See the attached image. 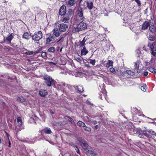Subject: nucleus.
Listing matches in <instances>:
<instances>
[{
  "instance_id": "f257e3e1",
  "label": "nucleus",
  "mask_w": 156,
  "mask_h": 156,
  "mask_svg": "<svg viewBox=\"0 0 156 156\" xmlns=\"http://www.w3.org/2000/svg\"><path fill=\"white\" fill-rule=\"evenodd\" d=\"M87 24L85 22L82 21L78 24L74 26L72 32L75 33L84 30L87 28Z\"/></svg>"
},
{
  "instance_id": "f03ea898",
  "label": "nucleus",
  "mask_w": 156,
  "mask_h": 156,
  "mask_svg": "<svg viewBox=\"0 0 156 156\" xmlns=\"http://www.w3.org/2000/svg\"><path fill=\"white\" fill-rule=\"evenodd\" d=\"M85 151L93 156H95L96 154L94 153V150L87 143V141L81 145Z\"/></svg>"
},
{
  "instance_id": "7ed1b4c3",
  "label": "nucleus",
  "mask_w": 156,
  "mask_h": 156,
  "mask_svg": "<svg viewBox=\"0 0 156 156\" xmlns=\"http://www.w3.org/2000/svg\"><path fill=\"white\" fill-rule=\"evenodd\" d=\"M43 77L46 85L48 87H50L53 85H55L54 80L50 76L47 75L44 76Z\"/></svg>"
},
{
  "instance_id": "20e7f679",
  "label": "nucleus",
  "mask_w": 156,
  "mask_h": 156,
  "mask_svg": "<svg viewBox=\"0 0 156 156\" xmlns=\"http://www.w3.org/2000/svg\"><path fill=\"white\" fill-rule=\"evenodd\" d=\"M31 37L32 39L34 41H39L43 37V34L40 31L36 32Z\"/></svg>"
},
{
  "instance_id": "39448f33",
  "label": "nucleus",
  "mask_w": 156,
  "mask_h": 156,
  "mask_svg": "<svg viewBox=\"0 0 156 156\" xmlns=\"http://www.w3.org/2000/svg\"><path fill=\"white\" fill-rule=\"evenodd\" d=\"M58 27L60 32H64L68 28V26L67 24L62 23L59 24Z\"/></svg>"
},
{
  "instance_id": "423d86ee",
  "label": "nucleus",
  "mask_w": 156,
  "mask_h": 156,
  "mask_svg": "<svg viewBox=\"0 0 156 156\" xmlns=\"http://www.w3.org/2000/svg\"><path fill=\"white\" fill-rule=\"evenodd\" d=\"M85 2L86 3L87 7H86L85 5H84L83 7V8L87 7L89 10L93 9L94 7L93 2V1L87 0Z\"/></svg>"
},
{
  "instance_id": "0eeeda50",
  "label": "nucleus",
  "mask_w": 156,
  "mask_h": 156,
  "mask_svg": "<svg viewBox=\"0 0 156 156\" xmlns=\"http://www.w3.org/2000/svg\"><path fill=\"white\" fill-rule=\"evenodd\" d=\"M151 23L150 21H145L142 24L141 29L143 30H145L147 29L148 27H149Z\"/></svg>"
},
{
  "instance_id": "6e6552de",
  "label": "nucleus",
  "mask_w": 156,
  "mask_h": 156,
  "mask_svg": "<svg viewBox=\"0 0 156 156\" xmlns=\"http://www.w3.org/2000/svg\"><path fill=\"white\" fill-rule=\"evenodd\" d=\"M76 4V1L75 0H68L66 2V5L68 7L73 6Z\"/></svg>"
},
{
  "instance_id": "1a4fd4ad",
  "label": "nucleus",
  "mask_w": 156,
  "mask_h": 156,
  "mask_svg": "<svg viewBox=\"0 0 156 156\" xmlns=\"http://www.w3.org/2000/svg\"><path fill=\"white\" fill-rule=\"evenodd\" d=\"M78 16L80 18V20H82L84 19V17L83 16V11L81 8L79 9L78 11Z\"/></svg>"
},
{
  "instance_id": "9d476101",
  "label": "nucleus",
  "mask_w": 156,
  "mask_h": 156,
  "mask_svg": "<svg viewBox=\"0 0 156 156\" xmlns=\"http://www.w3.org/2000/svg\"><path fill=\"white\" fill-rule=\"evenodd\" d=\"M55 37L54 35H50L48 37L46 38V43H49L51 41H53L55 40Z\"/></svg>"
},
{
  "instance_id": "9b49d317",
  "label": "nucleus",
  "mask_w": 156,
  "mask_h": 156,
  "mask_svg": "<svg viewBox=\"0 0 156 156\" xmlns=\"http://www.w3.org/2000/svg\"><path fill=\"white\" fill-rule=\"evenodd\" d=\"M53 34L55 37H57L60 35V32L57 28H54L52 30Z\"/></svg>"
},
{
  "instance_id": "f8f14e48",
  "label": "nucleus",
  "mask_w": 156,
  "mask_h": 156,
  "mask_svg": "<svg viewBox=\"0 0 156 156\" xmlns=\"http://www.w3.org/2000/svg\"><path fill=\"white\" fill-rule=\"evenodd\" d=\"M149 30L151 33L156 32V25H154L153 23L150 24L149 27Z\"/></svg>"
},
{
  "instance_id": "ddd939ff",
  "label": "nucleus",
  "mask_w": 156,
  "mask_h": 156,
  "mask_svg": "<svg viewBox=\"0 0 156 156\" xmlns=\"http://www.w3.org/2000/svg\"><path fill=\"white\" fill-rule=\"evenodd\" d=\"M74 87L77 90V92L82 93L84 90V87L82 86L79 85L76 86V88L75 86H74Z\"/></svg>"
},
{
  "instance_id": "4468645a",
  "label": "nucleus",
  "mask_w": 156,
  "mask_h": 156,
  "mask_svg": "<svg viewBox=\"0 0 156 156\" xmlns=\"http://www.w3.org/2000/svg\"><path fill=\"white\" fill-rule=\"evenodd\" d=\"M69 16L65 15V16L61 19V21L64 23H68L69 22Z\"/></svg>"
},
{
  "instance_id": "2eb2a0df",
  "label": "nucleus",
  "mask_w": 156,
  "mask_h": 156,
  "mask_svg": "<svg viewBox=\"0 0 156 156\" xmlns=\"http://www.w3.org/2000/svg\"><path fill=\"white\" fill-rule=\"evenodd\" d=\"M40 95L42 97H45L48 94L47 91L41 89L39 92Z\"/></svg>"
},
{
  "instance_id": "dca6fc26",
  "label": "nucleus",
  "mask_w": 156,
  "mask_h": 156,
  "mask_svg": "<svg viewBox=\"0 0 156 156\" xmlns=\"http://www.w3.org/2000/svg\"><path fill=\"white\" fill-rule=\"evenodd\" d=\"M88 53V51L85 47H84L83 49L81 51V55H86Z\"/></svg>"
},
{
  "instance_id": "f3484780",
  "label": "nucleus",
  "mask_w": 156,
  "mask_h": 156,
  "mask_svg": "<svg viewBox=\"0 0 156 156\" xmlns=\"http://www.w3.org/2000/svg\"><path fill=\"white\" fill-rule=\"evenodd\" d=\"M113 62L111 60H108L106 63V66L107 68H109L110 66H113Z\"/></svg>"
},
{
  "instance_id": "a211bd4d",
  "label": "nucleus",
  "mask_w": 156,
  "mask_h": 156,
  "mask_svg": "<svg viewBox=\"0 0 156 156\" xmlns=\"http://www.w3.org/2000/svg\"><path fill=\"white\" fill-rule=\"evenodd\" d=\"M44 132L46 134H51V131L50 128L45 127L44 129Z\"/></svg>"
},
{
  "instance_id": "6ab92c4d",
  "label": "nucleus",
  "mask_w": 156,
  "mask_h": 156,
  "mask_svg": "<svg viewBox=\"0 0 156 156\" xmlns=\"http://www.w3.org/2000/svg\"><path fill=\"white\" fill-rule=\"evenodd\" d=\"M31 36L30 34L27 32L25 33L23 36V37L27 39H28Z\"/></svg>"
},
{
  "instance_id": "aec40b11",
  "label": "nucleus",
  "mask_w": 156,
  "mask_h": 156,
  "mask_svg": "<svg viewBox=\"0 0 156 156\" xmlns=\"http://www.w3.org/2000/svg\"><path fill=\"white\" fill-rule=\"evenodd\" d=\"M99 94V97L100 99H102V96H103L106 99L107 95L105 94L102 91H101Z\"/></svg>"
},
{
  "instance_id": "412c9836",
  "label": "nucleus",
  "mask_w": 156,
  "mask_h": 156,
  "mask_svg": "<svg viewBox=\"0 0 156 156\" xmlns=\"http://www.w3.org/2000/svg\"><path fill=\"white\" fill-rule=\"evenodd\" d=\"M148 39L150 41H154L155 40V36L153 34H150Z\"/></svg>"
},
{
  "instance_id": "4be33fe9",
  "label": "nucleus",
  "mask_w": 156,
  "mask_h": 156,
  "mask_svg": "<svg viewBox=\"0 0 156 156\" xmlns=\"http://www.w3.org/2000/svg\"><path fill=\"white\" fill-rule=\"evenodd\" d=\"M77 125L80 127H84L85 126V124L81 121H79L77 123Z\"/></svg>"
},
{
  "instance_id": "5701e85b",
  "label": "nucleus",
  "mask_w": 156,
  "mask_h": 156,
  "mask_svg": "<svg viewBox=\"0 0 156 156\" xmlns=\"http://www.w3.org/2000/svg\"><path fill=\"white\" fill-rule=\"evenodd\" d=\"M66 12V10L64 9H62L61 8L59 11V14L61 16H63L65 14V13Z\"/></svg>"
},
{
  "instance_id": "b1692460",
  "label": "nucleus",
  "mask_w": 156,
  "mask_h": 156,
  "mask_svg": "<svg viewBox=\"0 0 156 156\" xmlns=\"http://www.w3.org/2000/svg\"><path fill=\"white\" fill-rule=\"evenodd\" d=\"M14 37V35L12 33H11L10 35L6 37V40L9 41L11 42V41Z\"/></svg>"
},
{
  "instance_id": "393cba45",
  "label": "nucleus",
  "mask_w": 156,
  "mask_h": 156,
  "mask_svg": "<svg viewBox=\"0 0 156 156\" xmlns=\"http://www.w3.org/2000/svg\"><path fill=\"white\" fill-rule=\"evenodd\" d=\"M126 73L130 76H133L135 75V72L130 70H126Z\"/></svg>"
},
{
  "instance_id": "a878e982",
  "label": "nucleus",
  "mask_w": 156,
  "mask_h": 156,
  "mask_svg": "<svg viewBox=\"0 0 156 156\" xmlns=\"http://www.w3.org/2000/svg\"><path fill=\"white\" fill-rule=\"evenodd\" d=\"M67 117L68 118V120L70 122V123L71 124L75 126L76 124L73 119L69 116H67Z\"/></svg>"
},
{
  "instance_id": "bb28decb",
  "label": "nucleus",
  "mask_w": 156,
  "mask_h": 156,
  "mask_svg": "<svg viewBox=\"0 0 156 156\" xmlns=\"http://www.w3.org/2000/svg\"><path fill=\"white\" fill-rule=\"evenodd\" d=\"M151 53L154 56H156V48H154L151 51Z\"/></svg>"
},
{
  "instance_id": "cd10ccee",
  "label": "nucleus",
  "mask_w": 156,
  "mask_h": 156,
  "mask_svg": "<svg viewBox=\"0 0 156 156\" xmlns=\"http://www.w3.org/2000/svg\"><path fill=\"white\" fill-rule=\"evenodd\" d=\"M78 140L80 143L81 145L86 141L84 139L81 137L79 138Z\"/></svg>"
},
{
  "instance_id": "c85d7f7f",
  "label": "nucleus",
  "mask_w": 156,
  "mask_h": 156,
  "mask_svg": "<svg viewBox=\"0 0 156 156\" xmlns=\"http://www.w3.org/2000/svg\"><path fill=\"white\" fill-rule=\"evenodd\" d=\"M147 46L150 48L151 51L154 48L153 43L149 42Z\"/></svg>"
},
{
  "instance_id": "c756f323",
  "label": "nucleus",
  "mask_w": 156,
  "mask_h": 156,
  "mask_svg": "<svg viewBox=\"0 0 156 156\" xmlns=\"http://www.w3.org/2000/svg\"><path fill=\"white\" fill-rule=\"evenodd\" d=\"M76 59L77 62H83L84 60V59L83 58H81L80 56L76 57Z\"/></svg>"
},
{
  "instance_id": "7c9ffc66",
  "label": "nucleus",
  "mask_w": 156,
  "mask_h": 156,
  "mask_svg": "<svg viewBox=\"0 0 156 156\" xmlns=\"http://www.w3.org/2000/svg\"><path fill=\"white\" fill-rule=\"evenodd\" d=\"M17 121L19 126H20L22 124V120L20 117H18L17 118Z\"/></svg>"
},
{
  "instance_id": "2f4dec72",
  "label": "nucleus",
  "mask_w": 156,
  "mask_h": 156,
  "mask_svg": "<svg viewBox=\"0 0 156 156\" xmlns=\"http://www.w3.org/2000/svg\"><path fill=\"white\" fill-rule=\"evenodd\" d=\"M146 131L147 132L151 135H154L155 134V132L151 129H147L146 130Z\"/></svg>"
},
{
  "instance_id": "473e14b6",
  "label": "nucleus",
  "mask_w": 156,
  "mask_h": 156,
  "mask_svg": "<svg viewBox=\"0 0 156 156\" xmlns=\"http://www.w3.org/2000/svg\"><path fill=\"white\" fill-rule=\"evenodd\" d=\"M149 70L151 73L156 74V69L153 68H150L149 69Z\"/></svg>"
},
{
  "instance_id": "72a5a7b5",
  "label": "nucleus",
  "mask_w": 156,
  "mask_h": 156,
  "mask_svg": "<svg viewBox=\"0 0 156 156\" xmlns=\"http://www.w3.org/2000/svg\"><path fill=\"white\" fill-rule=\"evenodd\" d=\"M145 136L149 138H151L152 137L151 135L150 134H149L148 133H144L142 134V136Z\"/></svg>"
},
{
  "instance_id": "f704fd0d",
  "label": "nucleus",
  "mask_w": 156,
  "mask_h": 156,
  "mask_svg": "<svg viewBox=\"0 0 156 156\" xmlns=\"http://www.w3.org/2000/svg\"><path fill=\"white\" fill-rule=\"evenodd\" d=\"M89 60V63L92 64L93 66H94L95 65L96 61L95 59L93 60L91 59H90Z\"/></svg>"
},
{
  "instance_id": "c9c22d12",
  "label": "nucleus",
  "mask_w": 156,
  "mask_h": 156,
  "mask_svg": "<svg viewBox=\"0 0 156 156\" xmlns=\"http://www.w3.org/2000/svg\"><path fill=\"white\" fill-rule=\"evenodd\" d=\"M55 48L53 47H51L48 49V51L49 52H54L55 51Z\"/></svg>"
},
{
  "instance_id": "e433bc0d",
  "label": "nucleus",
  "mask_w": 156,
  "mask_h": 156,
  "mask_svg": "<svg viewBox=\"0 0 156 156\" xmlns=\"http://www.w3.org/2000/svg\"><path fill=\"white\" fill-rule=\"evenodd\" d=\"M84 128L83 129H84L86 131H87V132H90L91 130V129L90 128L88 127L86 125L85 126H84V127H83Z\"/></svg>"
},
{
  "instance_id": "4c0bfd02",
  "label": "nucleus",
  "mask_w": 156,
  "mask_h": 156,
  "mask_svg": "<svg viewBox=\"0 0 156 156\" xmlns=\"http://www.w3.org/2000/svg\"><path fill=\"white\" fill-rule=\"evenodd\" d=\"M73 147H74V148H75V150L76 151L77 153L78 154H80V151H79L78 147L76 146V145H73Z\"/></svg>"
},
{
  "instance_id": "58836bf2",
  "label": "nucleus",
  "mask_w": 156,
  "mask_h": 156,
  "mask_svg": "<svg viewBox=\"0 0 156 156\" xmlns=\"http://www.w3.org/2000/svg\"><path fill=\"white\" fill-rule=\"evenodd\" d=\"M110 71L113 74H115V70L114 68L113 67H111L110 68Z\"/></svg>"
},
{
  "instance_id": "ea45409f",
  "label": "nucleus",
  "mask_w": 156,
  "mask_h": 156,
  "mask_svg": "<svg viewBox=\"0 0 156 156\" xmlns=\"http://www.w3.org/2000/svg\"><path fill=\"white\" fill-rule=\"evenodd\" d=\"M34 52L33 51H27L25 52V54L28 55H31L33 54Z\"/></svg>"
},
{
  "instance_id": "a19ab883",
  "label": "nucleus",
  "mask_w": 156,
  "mask_h": 156,
  "mask_svg": "<svg viewBox=\"0 0 156 156\" xmlns=\"http://www.w3.org/2000/svg\"><path fill=\"white\" fill-rule=\"evenodd\" d=\"M46 53L45 52H43L41 54V56L43 58H44L46 57Z\"/></svg>"
},
{
  "instance_id": "79ce46f5",
  "label": "nucleus",
  "mask_w": 156,
  "mask_h": 156,
  "mask_svg": "<svg viewBox=\"0 0 156 156\" xmlns=\"http://www.w3.org/2000/svg\"><path fill=\"white\" fill-rule=\"evenodd\" d=\"M90 123H91L92 124H94V125H95V124H96L97 123V121H96V120H94V121H90Z\"/></svg>"
},
{
  "instance_id": "37998d69",
  "label": "nucleus",
  "mask_w": 156,
  "mask_h": 156,
  "mask_svg": "<svg viewBox=\"0 0 156 156\" xmlns=\"http://www.w3.org/2000/svg\"><path fill=\"white\" fill-rule=\"evenodd\" d=\"M85 44V43L83 42L82 41L80 42V44H79L80 47H82L84 46Z\"/></svg>"
},
{
  "instance_id": "c03bdc74",
  "label": "nucleus",
  "mask_w": 156,
  "mask_h": 156,
  "mask_svg": "<svg viewBox=\"0 0 156 156\" xmlns=\"http://www.w3.org/2000/svg\"><path fill=\"white\" fill-rule=\"evenodd\" d=\"M64 37H63V36H61V38L58 40V41H57L56 42H58L60 41H62V42L63 41V38H64Z\"/></svg>"
},
{
  "instance_id": "a18cd8bd",
  "label": "nucleus",
  "mask_w": 156,
  "mask_h": 156,
  "mask_svg": "<svg viewBox=\"0 0 156 156\" xmlns=\"http://www.w3.org/2000/svg\"><path fill=\"white\" fill-rule=\"evenodd\" d=\"M139 64L138 63L136 62L135 63V68H136L137 69L139 68Z\"/></svg>"
},
{
  "instance_id": "49530a36",
  "label": "nucleus",
  "mask_w": 156,
  "mask_h": 156,
  "mask_svg": "<svg viewBox=\"0 0 156 156\" xmlns=\"http://www.w3.org/2000/svg\"><path fill=\"white\" fill-rule=\"evenodd\" d=\"M148 73L147 72H145L144 73L143 75L144 76H147Z\"/></svg>"
},
{
  "instance_id": "de8ad7c7",
  "label": "nucleus",
  "mask_w": 156,
  "mask_h": 156,
  "mask_svg": "<svg viewBox=\"0 0 156 156\" xmlns=\"http://www.w3.org/2000/svg\"><path fill=\"white\" fill-rule=\"evenodd\" d=\"M85 66L87 67V68H90V66L89 64H85V65H84Z\"/></svg>"
},
{
  "instance_id": "09e8293b",
  "label": "nucleus",
  "mask_w": 156,
  "mask_h": 156,
  "mask_svg": "<svg viewBox=\"0 0 156 156\" xmlns=\"http://www.w3.org/2000/svg\"><path fill=\"white\" fill-rule=\"evenodd\" d=\"M141 89L143 91H146V89L144 86H141Z\"/></svg>"
},
{
  "instance_id": "8fccbe9b",
  "label": "nucleus",
  "mask_w": 156,
  "mask_h": 156,
  "mask_svg": "<svg viewBox=\"0 0 156 156\" xmlns=\"http://www.w3.org/2000/svg\"><path fill=\"white\" fill-rule=\"evenodd\" d=\"M17 100H18V101H20L21 102H23V101H22V100H21V98H20V97H19V98H18V99H17Z\"/></svg>"
},
{
  "instance_id": "3c124183",
  "label": "nucleus",
  "mask_w": 156,
  "mask_h": 156,
  "mask_svg": "<svg viewBox=\"0 0 156 156\" xmlns=\"http://www.w3.org/2000/svg\"><path fill=\"white\" fill-rule=\"evenodd\" d=\"M86 39H85V37H84L83 39V40H82V41L84 43H85V42H86Z\"/></svg>"
},
{
  "instance_id": "603ef678",
  "label": "nucleus",
  "mask_w": 156,
  "mask_h": 156,
  "mask_svg": "<svg viewBox=\"0 0 156 156\" xmlns=\"http://www.w3.org/2000/svg\"><path fill=\"white\" fill-rule=\"evenodd\" d=\"M137 69V73H140V70L139 69Z\"/></svg>"
},
{
  "instance_id": "864d4df0",
  "label": "nucleus",
  "mask_w": 156,
  "mask_h": 156,
  "mask_svg": "<svg viewBox=\"0 0 156 156\" xmlns=\"http://www.w3.org/2000/svg\"><path fill=\"white\" fill-rule=\"evenodd\" d=\"M5 133L6 134V135H7V137H8V139L9 140V134L5 132Z\"/></svg>"
},
{
  "instance_id": "5fc2aeb1",
  "label": "nucleus",
  "mask_w": 156,
  "mask_h": 156,
  "mask_svg": "<svg viewBox=\"0 0 156 156\" xmlns=\"http://www.w3.org/2000/svg\"><path fill=\"white\" fill-rule=\"evenodd\" d=\"M9 140V147H11V143L10 142Z\"/></svg>"
},
{
  "instance_id": "6e6d98bb",
  "label": "nucleus",
  "mask_w": 156,
  "mask_h": 156,
  "mask_svg": "<svg viewBox=\"0 0 156 156\" xmlns=\"http://www.w3.org/2000/svg\"><path fill=\"white\" fill-rule=\"evenodd\" d=\"M51 63L52 64H53L54 65H56V63H55V62H51Z\"/></svg>"
},
{
  "instance_id": "4d7b16f0",
  "label": "nucleus",
  "mask_w": 156,
  "mask_h": 156,
  "mask_svg": "<svg viewBox=\"0 0 156 156\" xmlns=\"http://www.w3.org/2000/svg\"><path fill=\"white\" fill-rule=\"evenodd\" d=\"M95 128L96 129H98V125H96V126H95Z\"/></svg>"
},
{
  "instance_id": "13d9d810",
  "label": "nucleus",
  "mask_w": 156,
  "mask_h": 156,
  "mask_svg": "<svg viewBox=\"0 0 156 156\" xmlns=\"http://www.w3.org/2000/svg\"><path fill=\"white\" fill-rule=\"evenodd\" d=\"M62 48H61V49H60V52H61L62 51Z\"/></svg>"
},
{
  "instance_id": "bf43d9fd",
  "label": "nucleus",
  "mask_w": 156,
  "mask_h": 156,
  "mask_svg": "<svg viewBox=\"0 0 156 156\" xmlns=\"http://www.w3.org/2000/svg\"><path fill=\"white\" fill-rule=\"evenodd\" d=\"M82 0H80V1L79 2H80H80H81V1H82Z\"/></svg>"
},
{
  "instance_id": "052dcab7",
  "label": "nucleus",
  "mask_w": 156,
  "mask_h": 156,
  "mask_svg": "<svg viewBox=\"0 0 156 156\" xmlns=\"http://www.w3.org/2000/svg\"><path fill=\"white\" fill-rule=\"evenodd\" d=\"M38 51H36V53H38Z\"/></svg>"
},
{
  "instance_id": "680f3d73",
  "label": "nucleus",
  "mask_w": 156,
  "mask_h": 156,
  "mask_svg": "<svg viewBox=\"0 0 156 156\" xmlns=\"http://www.w3.org/2000/svg\"><path fill=\"white\" fill-rule=\"evenodd\" d=\"M143 48H144V50H145L146 51V50L144 49V47Z\"/></svg>"
},
{
  "instance_id": "e2e57ef3",
  "label": "nucleus",
  "mask_w": 156,
  "mask_h": 156,
  "mask_svg": "<svg viewBox=\"0 0 156 156\" xmlns=\"http://www.w3.org/2000/svg\"><path fill=\"white\" fill-rule=\"evenodd\" d=\"M146 13H147V12H145V14H146Z\"/></svg>"
},
{
  "instance_id": "0e129e2a",
  "label": "nucleus",
  "mask_w": 156,
  "mask_h": 156,
  "mask_svg": "<svg viewBox=\"0 0 156 156\" xmlns=\"http://www.w3.org/2000/svg\"><path fill=\"white\" fill-rule=\"evenodd\" d=\"M146 13H147V12H145V14H146Z\"/></svg>"
},
{
  "instance_id": "69168bd1",
  "label": "nucleus",
  "mask_w": 156,
  "mask_h": 156,
  "mask_svg": "<svg viewBox=\"0 0 156 156\" xmlns=\"http://www.w3.org/2000/svg\"><path fill=\"white\" fill-rule=\"evenodd\" d=\"M153 122H151V123H153Z\"/></svg>"
},
{
  "instance_id": "338daca9",
  "label": "nucleus",
  "mask_w": 156,
  "mask_h": 156,
  "mask_svg": "<svg viewBox=\"0 0 156 156\" xmlns=\"http://www.w3.org/2000/svg\"><path fill=\"white\" fill-rule=\"evenodd\" d=\"M155 1H156V0H155Z\"/></svg>"
}]
</instances>
